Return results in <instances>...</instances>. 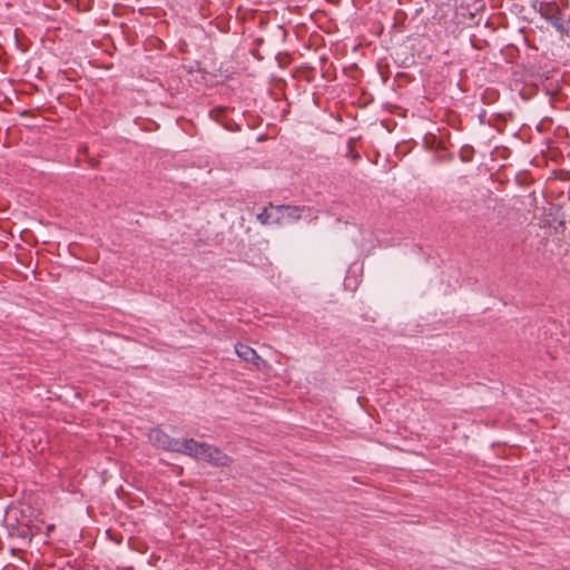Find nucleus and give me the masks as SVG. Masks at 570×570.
<instances>
[{
    "mask_svg": "<svg viewBox=\"0 0 570 570\" xmlns=\"http://www.w3.org/2000/svg\"><path fill=\"white\" fill-rule=\"evenodd\" d=\"M304 212L296 206H271L258 214L257 219L265 225L289 224L302 218Z\"/></svg>",
    "mask_w": 570,
    "mask_h": 570,
    "instance_id": "f257e3e1",
    "label": "nucleus"
},
{
    "mask_svg": "<svg viewBox=\"0 0 570 570\" xmlns=\"http://www.w3.org/2000/svg\"><path fill=\"white\" fill-rule=\"evenodd\" d=\"M539 12L543 19L550 22L558 32H568L567 24L564 22L563 14L557 3L547 2L540 6Z\"/></svg>",
    "mask_w": 570,
    "mask_h": 570,
    "instance_id": "f03ea898",
    "label": "nucleus"
},
{
    "mask_svg": "<svg viewBox=\"0 0 570 570\" xmlns=\"http://www.w3.org/2000/svg\"><path fill=\"white\" fill-rule=\"evenodd\" d=\"M206 444L207 443L197 442L194 439H177L175 452L200 460L202 454H204Z\"/></svg>",
    "mask_w": 570,
    "mask_h": 570,
    "instance_id": "7ed1b4c3",
    "label": "nucleus"
},
{
    "mask_svg": "<svg viewBox=\"0 0 570 570\" xmlns=\"http://www.w3.org/2000/svg\"><path fill=\"white\" fill-rule=\"evenodd\" d=\"M148 438L153 445H155L156 448L175 452L177 439L170 438L164 431L159 429H153L149 432Z\"/></svg>",
    "mask_w": 570,
    "mask_h": 570,
    "instance_id": "20e7f679",
    "label": "nucleus"
},
{
    "mask_svg": "<svg viewBox=\"0 0 570 570\" xmlns=\"http://www.w3.org/2000/svg\"><path fill=\"white\" fill-rule=\"evenodd\" d=\"M200 460L207 461L208 463L216 466H226L230 463V458L227 454L210 444H206L204 454H202Z\"/></svg>",
    "mask_w": 570,
    "mask_h": 570,
    "instance_id": "39448f33",
    "label": "nucleus"
},
{
    "mask_svg": "<svg viewBox=\"0 0 570 570\" xmlns=\"http://www.w3.org/2000/svg\"><path fill=\"white\" fill-rule=\"evenodd\" d=\"M236 354L242 360L254 364L257 368H262L266 362L256 353V351L245 344H237L235 346Z\"/></svg>",
    "mask_w": 570,
    "mask_h": 570,
    "instance_id": "423d86ee",
    "label": "nucleus"
}]
</instances>
